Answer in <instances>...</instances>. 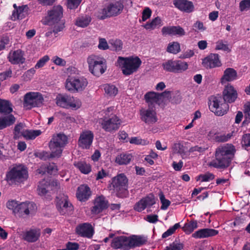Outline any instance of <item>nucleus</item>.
<instances>
[{"label": "nucleus", "instance_id": "1", "mask_svg": "<svg viewBox=\"0 0 250 250\" xmlns=\"http://www.w3.org/2000/svg\"><path fill=\"white\" fill-rule=\"evenodd\" d=\"M235 152L234 146L231 145L220 146L216 149L215 159L210 162L208 165L216 168L225 169L229 166Z\"/></svg>", "mask_w": 250, "mask_h": 250}, {"label": "nucleus", "instance_id": "2", "mask_svg": "<svg viewBox=\"0 0 250 250\" xmlns=\"http://www.w3.org/2000/svg\"><path fill=\"white\" fill-rule=\"evenodd\" d=\"M146 240L140 236L127 237L125 236H117L114 238L111 242V247L114 249L128 250L131 248L140 247L145 244Z\"/></svg>", "mask_w": 250, "mask_h": 250}, {"label": "nucleus", "instance_id": "3", "mask_svg": "<svg viewBox=\"0 0 250 250\" xmlns=\"http://www.w3.org/2000/svg\"><path fill=\"white\" fill-rule=\"evenodd\" d=\"M115 110L113 106L107 108L104 112V115L97 121L102 128L106 132L116 131L120 126L121 121L115 114Z\"/></svg>", "mask_w": 250, "mask_h": 250}, {"label": "nucleus", "instance_id": "4", "mask_svg": "<svg viewBox=\"0 0 250 250\" xmlns=\"http://www.w3.org/2000/svg\"><path fill=\"white\" fill-rule=\"evenodd\" d=\"M63 16V8L61 5L54 6L48 12L45 17L44 24L49 26H56L54 32H61L64 29V21L62 20Z\"/></svg>", "mask_w": 250, "mask_h": 250}, {"label": "nucleus", "instance_id": "5", "mask_svg": "<svg viewBox=\"0 0 250 250\" xmlns=\"http://www.w3.org/2000/svg\"><path fill=\"white\" fill-rule=\"evenodd\" d=\"M142 61L138 57H119L116 65L121 68L124 75L128 76L136 72L140 67Z\"/></svg>", "mask_w": 250, "mask_h": 250}, {"label": "nucleus", "instance_id": "6", "mask_svg": "<svg viewBox=\"0 0 250 250\" xmlns=\"http://www.w3.org/2000/svg\"><path fill=\"white\" fill-rule=\"evenodd\" d=\"M6 206L9 209L13 210L14 213L19 214L20 215L34 213L37 209L35 203L28 201L19 204L15 200H11L7 203Z\"/></svg>", "mask_w": 250, "mask_h": 250}, {"label": "nucleus", "instance_id": "7", "mask_svg": "<svg viewBox=\"0 0 250 250\" xmlns=\"http://www.w3.org/2000/svg\"><path fill=\"white\" fill-rule=\"evenodd\" d=\"M68 143V138L64 134H54L49 143L51 157L59 158L61 156L63 148Z\"/></svg>", "mask_w": 250, "mask_h": 250}, {"label": "nucleus", "instance_id": "8", "mask_svg": "<svg viewBox=\"0 0 250 250\" xmlns=\"http://www.w3.org/2000/svg\"><path fill=\"white\" fill-rule=\"evenodd\" d=\"M26 167L22 165L14 167L6 175V180L9 184H18L23 182L28 178Z\"/></svg>", "mask_w": 250, "mask_h": 250}, {"label": "nucleus", "instance_id": "9", "mask_svg": "<svg viewBox=\"0 0 250 250\" xmlns=\"http://www.w3.org/2000/svg\"><path fill=\"white\" fill-rule=\"evenodd\" d=\"M124 7V4L121 1H113L101 9L97 17L100 19L104 20L108 17L117 16L122 12Z\"/></svg>", "mask_w": 250, "mask_h": 250}, {"label": "nucleus", "instance_id": "10", "mask_svg": "<svg viewBox=\"0 0 250 250\" xmlns=\"http://www.w3.org/2000/svg\"><path fill=\"white\" fill-rule=\"evenodd\" d=\"M88 84V81L83 77H69L65 81L66 89L72 93L83 91Z\"/></svg>", "mask_w": 250, "mask_h": 250}, {"label": "nucleus", "instance_id": "11", "mask_svg": "<svg viewBox=\"0 0 250 250\" xmlns=\"http://www.w3.org/2000/svg\"><path fill=\"white\" fill-rule=\"evenodd\" d=\"M44 99L42 94L38 92H29L25 94L23 99V107L27 109L41 106Z\"/></svg>", "mask_w": 250, "mask_h": 250}, {"label": "nucleus", "instance_id": "12", "mask_svg": "<svg viewBox=\"0 0 250 250\" xmlns=\"http://www.w3.org/2000/svg\"><path fill=\"white\" fill-rule=\"evenodd\" d=\"M128 180L124 174H120L112 179L113 189L119 197L125 195L127 189Z\"/></svg>", "mask_w": 250, "mask_h": 250}, {"label": "nucleus", "instance_id": "13", "mask_svg": "<svg viewBox=\"0 0 250 250\" xmlns=\"http://www.w3.org/2000/svg\"><path fill=\"white\" fill-rule=\"evenodd\" d=\"M162 66L166 71L174 73H181L188 69V64L187 62L181 60H169L163 62Z\"/></svg>", "mask_w": 250, "mask_h": 250}, {"label": "nucleus", "instance_id": "14", "mask_svg": "<svg viewBox=\"0 0 250 250\" xmlns=\"http://www.w3.org/2000/svg\"><path fill=\"white\" fill-rule=\"evenodd\" d=\"M56 104L63 108H71L76 110L81 106L82 103L78 98L68 95H59L56 98Z\"/></svg>", "mask_w": 250, "mask_h": 250}, {"label": "nucleus", "instance_id": "15", "mask_svg": "<svg viewBox=\"0 0 250 250\" xmlns=\"http://www.w3.org/2000/svg\"><path fill=\"white\" fill-rule=\"evenodd\" d=\"M209 108L211 111L217 116H223L229 110V106L224 101L221 102L218 98L214 97L212 101H210L208 104Z\"/></svg>", "mask_w": 250, "mask_h": 250}, {"label": "nucleus", "instance_id": "16", "mask_svg": "<svg viewBox=\"0 0 250 250\" xmlns=\"http://www.w3.org/2000/svg\"><path fill=\"white\" fill-rule=\"evenodd\" d=\"M140 114L142 121L148 125L153 124L157 121L156 113L152 108L141 109Z\"/></svg>", "mask_w": 250, "mask_h": 250}, {"label": "nucleus", "instance_id": "17", "mask_svg": "<svg viewBox=\"0 0 250 250\" xmlns=\"http://www.w3.org/2000/svg\"><path fill=\"white\" fill-rule=\"evenodd\" d=\"M202 65L207 69H211L221 66L222 63L219 55L212 53L203 59Z\"/></svg>", "mask_w": 250, "mask_h": 250}, {"label": "nucleus", "instance_id": "18", "mask_svg": "<svg viewBox=\"0 0 250 250\" xmlns=\"http://www.w3.org/2000/svg\"><path fill=\"white\" fill-rule=\"evenodd\" d=\"M94 134L91 131L85 130L81 134L78 140V145L83 149H89L91 146Z\"/></svg>", "mask_w": 250, "mask_h": 250}, {"label": "nucleus", "instance_id": "19", "mask_svg": "<svg viewBox=\"0 0 250 250\" xmlns=\"http://www.w3.org/2000/svg\"><path fill=\"white\" fill-rule=\"evenodd\" d=\"M76 233L83 237L91 238L94 230L91 224L85 223L78 225L75 229Z\"/></svg>", "mask_w": 250, "mask_h": 250}, {"label": "nucleus", "instance_id": "20", "mask_svg": "<svg viewBox=\"0 0 250 250\" xmlns=\"http://www.w3.org/2000/svg\"><path fill=\"white\" fill-rule=\"evenodd\" d=\"M56 206L62 215L69 214L73 209L72 204L68 200V197L65 195L57 202Z\"/></svg>", "mask_w": 250, "mask_h": 250}, {"label": "nucleus", "instance_id": "21", "mask_svg": "<svg viewBox=\"0 0 250 250\" xmlns=\"http://www.w3.org/2000/svg\"><path fill=\"white\" fill-rule=\"evenodd\" d=\"M108 206V202L105 197L102 195L95 198L94 202V206L91 209L92 213L97 214L106 209Z\"/></svg>", "mask_w": 250, "mask_h": 250}, {"label": "nucleus", "instance_id": "22", "mask_svg": "<svg viewBox=\"0 0 250 250\" xmlns=\"http://www.w3.org/2000/svg\"><path fill=\"white\" fill-rule=\"evenodd\" d=\"M173 4L181 11L189 13L194 10V6L192 1L188 0H174Z\"/></svg>", "mask_w": 250, "mask_h": 250}, {"label": "nucleus", "instance_id": "23", "mask_svg": "<svg viewBox=\"0 0 250 250\" xmlns=\"http://www.w3.org/2000/svg\"><path fill=\"white\" fill-rule=\"evenodd\" d=\"M163 36H183L186 34L184 29L180 26H164L161 30Z\"/></svg>", "mask_w": 250, "mask_h": 250}, {"label": "nucleus", "instance_id": "24", "mask_svg": "<svg viewBox=\"0 0 250 250\" xmlns=\"http://www.w3.org/2000/svg\"><path fill=\"white\" fill-rule=\"evenodd\" d=\"M155 203V201L154 195L150 194L136 203L134 206V209L140 212L144 210L147 207L152 206Z\"/></svg>", "mask_w": 250, "mask_h": 250}, {"label": "nucleus", "instance_id": "25", "mask_svg": "<svg viewBox=\"0 0 250 250\" xmlns=\"http://www.w3.org/2000/svg\"><path fill=\"white\" fill-rule=\"evenodd\" d=\"M224 101L227 103L234 102L237 97V93L234 87L230 84H228L223 92Z\"/></svg>", "mask_w": 250, "mask_h": 250}, {"label": "nucleus", "instance_id": "26", "mask_svg": "<svg viewBox=\"0 0 250 250\" xmlns=\"http://www.w3.org/2000/svg\"><path fill=\"white\" fill-rule=\"evenodd\" d=\"M219 232L213 229H202L198 230L192 234V237L196 239H202L217 235Z\"/></svg>", "mask_w": 250, "mask_h": 250}, {"label": "nucleus", "instance_id": "27", "mask_svg": "<svg viewBox=\"0 0 250 250\" xmlns=\"http://www.w3.org/2000/svg\"><path fill=\"white\" fill-rule=\"evenodd\" d=\"M91 195L90 188L87 185H82L78 188L76 197L79 201H85L89 198Z\"/></svg>", "mask_w": 250, "mask_h": 250}, {"label": "nucleus", "instance_id": "28", "mask_svg": "<svg viewBox=\"0 0 250 250\" xmlns=\"http://www.w3.org/2000/svg\"><path fill=\"white\" fill-rule=\"evenodd\" d=\"M8 59L9 62L13 64L23 63L25 60L23 57L22 51L20 49L10 52Z\"/></svg>", "mask_w": 250, "mask_h": 250}, {"label": "nucleus", "instance_id": "29", "mask_svg": "<svg viewBox=\"0 0 250 250\" xmlns=\"http://www.w3.org/2000/svg\"><path fill=\"white\" fill-rule=\"evenodd\" d=\"M166 93H169V92L165 91L161 94L154 92H149L145 94V98L147 103H150L151 104L158 103L161 97Z\"/></svg>", "mask_w": 250, "mask_h": 250}, {"label": "nucleus", "instance_id": "30", "mask_svg": "<svg viewBox=\"0 0 250 250\" xmlns=\"http://www.w3.org/2000/svg\"><path fill=\"white\" fill-rule=\"evenodd\" d=\"M237 78V72L232 68H228L224 72V74L221 79L222 84L235 80Z\"/></svg>", "mask_w": 250, "mask_h": 250}, {"label": "nucleus", "instance_id": "31", "mask_svg": "<svg viewBox=\"0 0 250 250\" xmlns=\"http://www.w3.org/2000/svg\"><path fill=\"white\" fill-rule=\"evenodd\" d=\"M40 234L39 229H30L24 233L23 238L29 242H34L38 240Z\"/></svg>", "mask_w": 250, "mask_h": 250}, {"label": "nucleus", "instance_id": "32", "mask_svg": "<svg viewBox=\"0 0 250 250\" xmlns=\"http://www.w3.org/2000/svg\"><path fill=\"white\" fill-rule=\"evenodd\" d=\"M28 7L27 5L19 6L16 10H14L11 16V19L13 21L22 19L27 14Z\"/></svg>", "mask_w": 250, "mask_h": 250}, {"label": "nucleus", "instance_id": "33", "mask_svg": "<svg viewBox=\"0 0 250 250\" xmlns=\"http://www.w3.org/2000/svg\"><path fill=\"white\" fill-rule=\"evenodd\" d=\"M106 68V60L103 58V60L95 66L94 69H92L90 72L93 75L99 77L105 71Z\"/></svg>", "mask_w": 250, "mask_h": 250}, {"label": "nucleus", "instance_id": "34", "mask_svg": "<svg viewBox=\"0 0 250 250\" xmlns=\"http://www.w3.org/2000/svg\"><path fill=\"white\" fill-rule=\"evenodd\" d=\"M16 122V118L12 114L0 117V130L13 125Z\"/></svg>", "mask_w": 250, "mask_h": 250}, {"label": "nucleus", "instance_id": "35", "mask_svg": "<svg viewBox=\"0 0 250 250\" xmlns=\"http://www.w3.org/2000/svg\"><path fill=\"white\" fill-rule=\"evenodd\" d=\"M132 158L131 154L122 153L116 157L115 162L119 165H126L130 163Z\"/></svg>", "mask_w": 250, "mask_h": 250}, {"label": "nucleus", "instance_id": "36", "mask_svg": "<svg viewBox=\"0 0 250 250\" xmlns=\"http://www.w3.org/2000/svg\"><path fill=\"white\" fill-rule=\"evenodd\" d=\"M104 58L94 54L88 56L86 59V62L88 65V70L91 71L94 69L95 66L99 63Z\"/></svg>", "mask_w": 250, "mask_h": 250}, {"label": "nucleus", "instance_id": "37", "mask_svg": "<svg viewBox=\"0 0 250 250\" xmlns=\"http://www.w3.org/2000/svg\"><path fill=\"white\" fill-rule=\"evenodd\" d=\"M12 104L7 100L0 99V113L10 114L13 111Z\"/></svg>", "mask_w": 250, "mask_h": 250}, {"label": "nucleus", "instance_id": "38", "mask_svg": "<svg viewBox=\"0 0 250 250\" xmlns=\"http://www.w3.org/2000/svg\"><path fill=\"white\" fill-rule=\"evenodd\" d=\"M51 183L46 180H42L39 183L38 186V192L41 196L45 195L49 190Z\"/></svg>", "mask_w": 250, "mask_h": 250}, {"label": "nucleus", "instance_id": "39", "mask_svg": "<svg viewBox=\"0 0 250 250\" xmlns=\"http://www.w3.org/2000/svg\"><path fill=\"white\" fill-rule=\"evenodd\" d=\"M163 25L162 21L159 17L153 19L150 22H147L144 27L147 30H153L156 28H159Z\"/></svg>", "mask_w": 250, "mask_h": 250}, {"label": "nucleus", "instance_id": "40", "mask_svg": "<svg viewBox=\"0 0 250 250\" xmlns=\"http://www.w3.org/2000/svg\"><path fill=\"white\" fill-rule=\"evenodd\" d=\"M103 86L105 93L108 97H115L118 92V88L114 85L105 84Z\"/></svg>", "mask_w": 250, "mask_h": 250}, {"label": "nucleus", "instance_id": "41", "mask_svg": "<svg viewBox=\"0 0 250 250\" xmlns=\"http://www.w3.org/2000/svg\"><path fill=\"white\" fill-rule=\"evenodd\" d=\"M91 21V19L88 16H81L76 19L75 24L78 26L83 28L88 26Z\"/></svg>", "mask_w": 250, "mask_h": 250}, {"label": "nucleus", "instance_id": "42", "mask_svg": "<svg viewBox=\"0 0 250 250\" xmlns=\"http://www.w3.org/2000/svg\"><path fill=\"white\" fill-rule=\"evenodd\" d=\"M198 223L196 220H192L190 222L187 223L183 227V230L187 234L191 233L193 230L197 228Z\"/></svg>", "mask_w": 250, "mask_h": 250}, {"label": "nucleus", "instance_id": "43", "mask_svg": "<svg viewBox=\"0 0 250 250\" xmlns=\"http://www.w3.org/2000/svg\"><path fill=\"white\" fill-rule=\"evenodd\" d=\"M74 165L82 173L85 174L89 173L91 170L90 165L84 162H79Z\"/></svg>", "mask_w": 250, "mask_h": 250}, {"label": "nucleus", "instance_id": "44", "mask_svg": "<svg viewBox=\"0 0 250 250\" xmlns=\"http://www.w3.org/2000/svg\"><path fill=\"white\" fill-rule=\"evenodd\" d=\"M24 127V125L21 123H20L15 125L13 132L14 139H18L21 136H22L23 132L25 130Z\"/></svg>", "mask_w": 250, "mask_h": 250}, {"label": "nucleus", "instance_id": "45", "mask_svg": "<svg viewBox=\"0 0 250 250\" xmlns=\"http://www.w3.org/2000/svg\"><path fill=\"white\" fill-rule=\"evenodd\" d=\"M42 133L40 130H25L23 132L22 136L26 139L32 140L39 136Z\"/></svg>", "mask_w": 250, "mask_h": 250}, {"label": "nucleus", "instance_id": "46", "mask_svg": "<svg viewBox=\"0 0 250 250\" xmlns=\"http://www.w3.org/2000/svg\"><path fill=\"white\" fill-rule=\"evenodd\" d=\"M181 50L180 45L179 43L176 42H173L169 43L167 47V51L170 53L176 54Z\"/></svg>", "mask_w": 250, "mask_h": 250}, {"label": "nucleus", "instance_id": "47", "mask_svg": "<svg viewBox=\"0 0 250 250\" xmlns=\"http://www.w3.org/2000/svg\"><path fill=\"white\" fill-rule=\"evenodd\" d=\"M215 177L214 174L210 172H207L203 174H200L198 177L197 180H201V182H208L213 180Z\"/></svg>", "mask_w": 250, "mask_h": 250}, {"label": "nucleus", "instance_id": "48", "mask_svg": "<svg viewBox=\"0 0 250 250\" xmlns=\"http://www.w3.org/2000/svg\"><path fill=\"white\" fill-rule=\"evenodd\" d=\"M180 227L179 223L175 224L173 226L170 227L162 234V238H166L174 233L175 230Z\"/></svg>", "mask_w": 250, "mask_h": 250}, {"label": "nucleus", "instance_id": "49", "mask_svg": "<svg viewBox=\"0 0 250 250\" xmlns=\"http://www.w3.org/2000/svg\"><path fill=\"white\" fill-rule=\"evenodd\" d=\"M183 249V244L176 242H173L168 246H167L165 250H182Z\"/></svg>", "mask_w": 250, "mask_h": 250}, {"label": "nucleus", "instance_id": "50", "mask_svg": "<svg viewBox=\"0 0 250 250\" xmlns=\"http://www.w3.org/2000/svg\"><path fill=\"white\" fill-rule=\"evenodd\" d=\"M215 49L222 50L228 52L230 51V49L228 45L227 44L224 43L222 40L218 41L216 42Z\"/></svg>", "mask_w": 250, "mask_h": 250}, {"label": "nucleus", "instance_id": "51", "mask_svg": "<svg viewBox=\"0 0 250 250\" xmlns=\"http://www.w3.org/2000/svg\"><path fill=\"white\" fill-rule=\"evenodd\" d=\"M112 47L117 51H121L123 48L122 42L120 40H112L110 42Z\"/></svg>", "mask_w": 250, "mask_h": 250}, {"label": "nucleus", "instance_id": "52", "mask_svg": "<svg viewBox=\"0 0 250 250\" xmlns=\"http://www.w3.org/2000/svg\"><path fill=\"white\" fill-rule=\"evenodd\" d=\"M49 60V57L48 56H44L37 62L35 66V68L36 69H39L43 67Z\"/></svg>", "mask_w": 250, "mask_h": 250}, {"label": "nucleus", "instance_id": "53", "mask_svg": "<svg viewBox=\"0 0 250 250\" xmlns=\"http://www.w3.org/2000/svg\"><path fill=\"white\" fill-rule=\"evenodd\" d=\"M82 0H67V7L70 9H76Z\"/></svg>", "mask_w": 250, "mask_h": 250}, {"label": "nucleus", "instance_id": "54", "mask_svg": "<svg viewBox=\"0 0 250 250\" xmlns=\"http://www.w3.org/2000/svg\"><path fill=\"white\" fill-rule=\"evenodd\" d=\"M239 8L241 11L250 9V0H243L239 3Z\"/></svg>", "mask_w": 250, "mask_h": 250}, {"label": "nucleus", "instance_id": "55", "mask_svg": "<svg viewBox=\"0 0 250 250\" xmlns=\"http://www.w3.org/2000/svg\"><path fill=\"white\" fill-rule=\"evenodd\" d=\"M160 200L162 204L161 208L162 209H167L169 206L170 202L165 198V197L163 194H161L160 195Z\"/></svg>", "mask_w": 250, "mask_h": 250}, {"label": "nucleus", "instance_id": "56", "mask_svg": "<svg viewBox=\"0 0 250 250\" xmlns=\"http://www.w3.org/2000/svg\"><path fill=\"white\" fill-rule=\"evenodd\" d=\"M59 114L62 120H64L68 123H73L75 121V119L73 117H71L68 114L60 112L59 113Z\"/></svg>", "mask_w": 250, "mask_h": 250}, {"label": "nucleus", "instance_id": "57", "mask_svg": "<svg viewBox=\"0 0 250 250\" xmlns=\"http://www.w3.org/2000/svg\"><path fill=\"white\" fill-rule=\"evenodd\" d=\"M193 27L195 31H204L206 29V27L204 25L203 23L199 21H196L194 23Z\"/></svg>", "mask_w": 250, "mask_h": 250}, {"label": "nucleus", "instance_id": "58", "mask_svg": "<svg viewBox=\"0 0 250 250\" xmlns=\"http://www.w3.org/2000/svg\"><path fill=\"white\" fill-rule=\"evenodd\" d=\"M151 10L148 7H146L142 13V20L143 21H146V20L149 19L151 15Z\"/></svg>", "mask_w": 250, "mask_h": 250}, {"label": "nucleus", "instance_id": "59", "mask_svg": "<svg viewBox=\"0 0 250 250\" xmlns=\"http://www.w3.org/2000/svg\"><path fill=\"white\" fill-rule=\"evenodd\" d=\"M241 143L245 146H250V134H245L243 136Z\"/></svg>", "mask_w": 250, "mask_h": 250}, {"label": "nucleus", "instance_id": "60", "mask_svg": "<svg viewBox=\"0 0 250 250\" xmlns=\"http://www.w3.org/2000/svg\"><path fill=\"white\" fill-rule=\"evenodd\" d=\"M9 38L7 36H3L0 40V51L5 48V45L9 43Z\"/></svg>", "mask_w": 250, "mask_h": 250}, {"label": "nucleus", "instance_id": "61", "mask_svg": "<svg viewBox=\"0 0 250 250\" xmlns=\"http://www.w3.org/2000/svg\"><path fill=\"white\" fill-rule=\"evenodd\" d=\"M52 60L55 64L58 65L64 66L66 64V62L64 60L58 56L54 57Z\"/></svg>", "mask_w": 250, "mask_h": 250}, {"label": "nucleus", "instance_id": "62", "mask_svg": "<svg viewBox=\"0 0 250 250\" xmlns=\"http://www.w3.org/2000/svg\"><path fill=\"white\" fill-rule=\"evenodd\" d=\"M12 72L11 70L9 69L2 73H0V81H4L12 76Z\"/></svg>", "mask_w": 250, "mask_h": 250}, {"label": "nucleus", "instance_id": "63", "mask_svg": "<svg viewBox=\"0 0 250 250\" xmlns=\"http://www.w3.org/2000/svg\"><path fill=\"white\" fill-rule=\"evenodd\" d=\"M66 250H78L79 245L77 243L68 242L66 245Z\"/></svg>", "mask_w": 250, "mask_h": 250}, {"label": "nucleus", "instance_id": "64", "mask_svg": "<svg viewBox=\"0 0 250 250\" xmlns=\"http://www.w3.org/2000/svg\"><path fill=\"white\" fill-rule=\"evenodd\" d=\"M146 220L150 223H155L158 221V216L157 215H148L146 216Z\"/></svg>", "mask_w": 250, "mask_h": 250}]
</instances>
